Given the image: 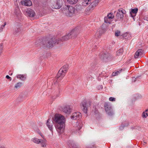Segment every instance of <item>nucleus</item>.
<instances>
[{
	"mask_svg": "<svg viewBox=\"0 0 148 148\" xmlns=\"http://www.w3.org/2000/svg\"><path fill=\"white\" fill-rule=\"evenodd\" d=\"M68 65H64L59 71L57 76V78L61 79L64 76L68 69Z\"/></svg>",
	"mask_w": 148,
	"mask_h": 148,
	"instance_id": "20e7f679",
	"label": "nucleus"
},
{
	"mask_svg": "<svg viewBox=\"0 0 148 148\" xmlns=\"http://www.w3.org/2000/svg\"><path fill=\"white\" fill-rule=\"evenodd\" d=\"M77 31L75 28L65 36L62 37V39H59L58 41L56 40V42H55V39L53 38H51L49 41L45 42L43 44L44 46L47 48L52 47L54 44L56 43L58 44L59 41L67 40L71 38L76 37L77 35Z\"/></svg>",
	"mask_w": 148,
	"mask_h": 148,
	"instance_id": "f257e3e1",
	"label": "nucleus"
},
{
	"mask_svg": "<svg viewBox=\"0 0 148 148\" xmlns=\"http://www.w3.org/2000/svg\"><path fill=\"white\" fill-rule=\"evenodd\" d=\"M20 26H18V25H17L16 26V29H15V30H14V33L15 34H16V33H18L20 31Z\"/></svg>",
	"mask_w": 148,
	"mask_h": 148,
	"instance_id": "c85d7f7f",
	"label": "nucleus"
},
{
	"mask_svg": "<svg viewBox=\"0 0 148 148\" xmlns=\"http://www.w3.org/2000/svg\"><path fill=\"white\" fill-rule=\"evenodd\" d=\"M21 3L22 5L26 6H30L32 5V2L30 0H23Z\"/></svg>",
	"mask_w": 148,
	"mask_h": 148,
	"instance_id": "2eb2a0df",
	"label": "nucleus"
},
{
	"mask_svg": "<svg viewBox=\"0 0 148 148\" xmlns=\"http://www.w3.org/2000/svg\"><path fill=\"white\" fill-rule=\"evenodd\" d=\"M138 9L137 8L134 9H131V11L130 12V14L131 16L133 18L135 16L136 14L138 12Z\"/></svg>",
	"mask_w": 148,
	"mask_h": 148,
	"instance_id": "dca6fc26",
	"label": "nucleus"
},
{
	"mask_svg": "<svg viewBox=\"0 0 148 148\" xmlns=\"http://www.w3.org/2000/svg\"><path fill=\"white\" fill-rule=\"evenodd\" d=\"M3 28L0 27V32H1L2 31Z\"/></svg>",
	"mask_w": 148,
	"mask_h": 148,
	"instance_id": "a19ab883",
	"label": "nucleus"
},
{
	"mask_svg": "<svg viewBox=\"0 0 148 148\" xmlns=\"http://www.w3.org/2000/svg\"><path fill=\"white\" fill-rule=\"evenodd\" d=\"M16 77L17 78L23 81L25 80L26 78V76L23 75H18Z\"/></svg>",
	"mask_w": 148,
	"mask_h": 148,
	"instance_id": "b1692460",
	"label": "nucleus"
},
{
	"mask_svg": "<svg viewBox=\"0 0 148 148\" xmlns=\"http://www.w3.org/2000/svg\"><path fill=\"white\" fill-rule=\"evenodd\" d=\"M128 124L127 123H126V125H124V124H122V126L123 127H125V126H128ZM122 127V126H121L120 128L121 129V128Z\"/></svg>",
	"mask_w": 148,
	"mask_h": 148,
	"instance_id": "f704fd0d",
	"label": "nucleus"
},
{
	"mask_svg": "<svg viewBox=\"0 0 148 148\" xmlns=\"http://www.w3.org/2000/svg\"><path fill=\"white\" fill-rule=\"evenodd\" d=\"M104 107L106 111L109 116H112L114 114V113L110 106L107 103L104 104Z\"/></svg>",
	"mask_w": 148,
	"mask_h": 148,
	"instance_id": "6e6552de",
	"label": "nucleus"
},
{
	"mask_svg": "<svg viewBox=\"0 0 148 148\" xmlns=\"http://www.w3.org/2000/svg\"><path fill=\"white\" fill-rule=\"evenodd\" d=\"M81 117V114L79 112L73 113L71 117V118L73 120L79 119Z\"/></svg>",
	"mask_w": 148,
	"mask_h": 148,
	"instance_id": "9b49d317",
	"label": "nucleus"
},
{
	"mask_svg": "<svg viewBox=\"0 0 148 148\" xmlns=\"http://www.w3.org/2000/svg\"><path fill=\"white\" fill-rule=\"evenodd\" d=\"M91 103L92 101L90 100H88L87 102L86 101H83L82 102L81 105V108L84 113H87L88 107L90 106Z\"/></svg>",
	"mask_w": 148,
	"mask_h": 148,
	"instance_id": "39448f33",
	"label": "nucleus"
},
{
	"mask_svg": "<svg viewBox=\"0 0 148 148\" xmlns=\"http://www.w3.org/2000/svg\"><path fill=\"white\" fill-rule=\"evenodd\" d=\"M1 46L3 45L2 44H1Z\"/></svg>",
	"mask_w": 148,
	"mask_h": 148,
	"instance_id": "a18cd8bd",
	"label": "nucleus"
},
{
	"mask_svg": "<svg viewBox=\"0 0 148 148\" xmlns=\"http://www.w3.org/2000/svg\"><path fill=\"white\" fill-rule=\"evenodd\" d=\"M122 70V69H120L119 70H118L115 72H114L112 73V75L113 76H115L116 75H117L119 74L120 73H121V71Z\"/></svg>",
	"mask_w": 148,
	"mask_h": 148,
	"instance_id": "a878e982",
	"label": "nucleus"
},
{
	"mask_svg": "<svg viewBox=\"0 0 148 148\" xmlns=\"http://www.w3.org/2000/svg\"><path fill=\"white\" fill-rule=\"evenodd\" d=\"M26 12L27 13V15L30 17H33L35 15V12L30 9H28L26 11Z\"/></svg>",
	"mask_w": 148,
	"mask_h": 148,
	"instance_id": "f3484780",
	"label": "nucleus"
},
{
	"mask_svg": "<svg viewBox=\"0 0 148 148\" xmlns=\"http://www.w3.org/2000/svg\"><path fill=\"white\" fill-rule=\"evenodd\" d=\"M53 122L51 119H48L46 125L49 130L53 132Z\"/></svg>",
	"mask_w": 148,
	"mask_h": 148,
	"instance_id": "9d476101",
	"label": "nucleus"
},
{
	"mask_svg": "<svg viewBox=\"0 0 148 148\" xmlns=\"http://www.w3.org/2000/svg\"><path fill=\"white\" fill-rule=\"evenodd\" d=\"M115 98L113 97H110L109 98V100L110 101H115Z\"/></svg>",
	"mask_w": 148,
	"mask_h": 148,
	"instance_id": "7c9ffc66",
	"label": "nucleus"
},
{
	"mask_svg": "<svg viewBox=\"0 0 148 148\" xmlns=\"http://www.w3.org/2000/svg\"><path fill=\"white\" fill-rule=\"evenodd\" d=\"M0 148H5V146L0 145Z\"/></svg>",
	"mask_w": 148,
	"mask_h": 148,
	"instance_id": "4c0bfd02",
	"label": "nucleus"
},
{
	"mask_svg": "<svg viewBox=\"0 0 148 148\" xmlns=\"http://www.w3.org/2000/svg\"><path fill=\"white\" fill-rule=\"evenodd\" d=\"M91 2V0H83L82 4L83 6H86Z\"/></svg>",
	"mask_w": 148,
	"mask_h": 148,
	"instance_id": "4be33fe9",
	"label": "nucleus"
},
{
	"mask_svg": "<svg viewBox=\"0 0 148 148\" xmlns=\"http://www.w3.org/2000/svg\"><path fill=\"white\" fill-rule=\"evenodd\" d=\"M99 2V0H95L91 2L90 4L86 9L87 12H90L92 11L95 8Z\"/></svg>",
	"mask_w": 148,
	"mask_h": 148,
	"instance_id": "423d86ee",
	"label": "nucleus"
},
{
	"mask_svg": "<svg viewBox=\"0 0 148 148\" xmlns=\"http://www.w3.org/2000/svg\"><path fill=\"white\" fill-rule=\"evenodd\" d=\"M124 35L125 36L126 35V36H129L130 35L128 33H126V34H124Z\"/></svg>",
	"mask_w": 148,
	"mask_h": 148,
	"instance_id": "ea45409f",
	"label": "nucleus"
},
{
	"mask_svg": "<svg viewBox=\"0 0 148 148\" xmlns=\"http://www.w3.org/2000/svg\"><path fill=\"white\" fill-rule=\"evenodd\" d=\"M59 95H58V96H57V97H59Z\"/></svg>",
	"mask_w": 148,
	"mask_h": 148,
	"instance_id": "09e8293b",
	"label": "nucleus"
},
{
	"mask_svg": "<svg viewBox=\"0 0 148 148\" xmlns=\"http://www.w3.org/2000/svg\"><path fill=\"white\" fill-rule=\"evenodd\" d=\"M141 116L143 119H145L148 116V109L145 110L143 112Z\"/></svg>",
	"mask_w": 148,
	"mask_h": 148,
	"instance_id": "aec40b11",
	"label": "nucleus"
},
{
	"mask_svg": "<svg viewBox=\"0 0 148 148\" xmlns=\"http://www.w3.org/2000/svg\"><path fill=\"white\" fill-rule=\"evenodd\" d=\"M6 77L7 79H9L10 81H11L12 80L11 78L8 75H7L6 76Z\"/></svg>",
	"mask_w": 148,
	"mask_h": 148,
	"instance_id": "473e14b6",
	"label": "nucleus"
},
{
	"mask_svg": "<svg viewBox=\"0 0 148 148\" xmlns=\"http://www.w3.org/2000/svg\"><path fill=\"white\" fill-rule=\"evenodd\" d=\"M121 35V32L117 30L115 33V35L116 36H118Z\"/></svg>",
	"mask_w": 148,
	"mask_h": 148,
	"instance_id": "c756f323",
	"label": "nucleus"
},
{
	"mask_svg": "<svg viewBox=\"0 0 148 148\" xmlns=\"http://www.w3.org/2000/svg\"><path fill=\"white\" fill-rule=\"evenodd\" d=\"M9 75H12L13 73L11 71H10L9 72Z\"/></svg>",
	"mask_w": 148,
	"mask_h": 148,
	"instance_id": "e433bc0d",
	"label": "nucleus"
},
{
	"mask_svg": "<svg viewBox=\"0 0 148 148\" xmlns=\"http://www.w3.org/2000/svg\"><path fill=\"white\" fill-rule=\"evenodd\" d=\"M72 148H79V147L76 144H73L72 145Z\"/></svg>",
	"mask_w": 148,
	"mask_h": 148,
	"instance_id": "2f4dec72",
	"label": "nucleus"
},
{
	"mask_svg": "<svg viewBox=\"0 0 148 148\" xmlns=\"http://www.w3.org/2000/svg\"><path fill=\"white\" fill-rule=\"evenodd\" d=\"M22 83L21 82H18L17 83L15 86L14 88L16 89L20 88L22 86Z\"/></svg>",
	"mask_w": 148,
	"mask_h": 148,
	"instance_id": "cd10ccee",
	"label": "nucleus"
},
{
	"mask_svg": "<svg viewBox=\"0 0 148 148\" xmlns=\"http://www.w3.org/2000/svg\"><path fill=\"white\" fill-rule=\"evenodd\" d=\"M123 51V49H120L116 52V55L117 56H119L121 55Z\"/></svg>",
	"mask_w": 148,
	"mask_h": 148,
	"instance_id": "bb28decb",
	"label": "nucleus"
},
{
	"mask_svg": "<svg viewBox=\"0 0 148 148\" xmlns=\"http://www.w3.org/2000/svg\"><path fill=\"white\" fill-rule=\"evenodd\" d=\"M78 0H67V2L71 4H76Z\"/></svg>",
	"mask_w": 148,
	"mask_h": 148,
	"instance_id": "393cba45",
	"label": "nucleus"
},
{
	"mask_svg": "<svg viewBox=\"0 0 148 148\" xmlns=\"http://www.w3.org/2000/svg\"><path fill=\"white\" fill-rule=\"evenodd\" d=\"M6 25V23H5L3 25H2L1 27V28H3V29L4 28L5 26Z\"/></svg>",
	"mask_w": 148,
	"mask_h": 148,
	"instance_id": "c9c22d12",
	"label": "nucleus"
},
{
	"mask_svg": "<svg viewBox=\"0 0 148 148\" xmlns=\"http://www.w3.org/2000/svg\"><path fill=\"white\" fill-rule=\"evenodd\" d=\"M132 79H136V78H135V77H133V78H132Z\"/></svg>",
	"mask_w": 148,
	"mask_h": 148,
	"instance_id": "c03bdc74",
	"label": "nucleus"
},
{
	"mask_svg": "<svg viewBox=\"0 0 148 148\" xmlns=\"http://www.w3.org/2000/svg\"><path fill=\"white\" fill-rule=\"evenodd\" d=\"M86 148H96V147L95 146L92 145L90 147H86Z\"/></svg>",
	"mask_w": 148,
	"mask_h": 148,
	"instance_id": "72a5a7b5",
	"label": "nucleus"
},
{
	"mask_svg": "<svg viewBox=\"0 0 148 148\" xmlns=\"http://www.w3.org/2000/svg\"><path fill=\"white\" fill-rule=\"evenodd\" d=\"M62 4V0H55L53 3L52 7L54 9H59L61 7Z\"/></svg>",
	"mask_w": 148,
	"mask_h": 148,
	"instance_id": "0eeeda50",
	"label": "nucleus"
},
{
	"mask_svg": "<svg viewBox=\"0 0 148 148\" xmlns=\"http://www.w3.org/2000/svg\"><path fill=\"white\" fill-rule=\"evenodd\" d=\"M77 10L71 6L67 5L64 10L66 16H71L74 15L76 13Z\"/></svg>",
	"mask_w": 148,
	"mask_h": 148,
	"instance_id": "7ed1b4c3",
	"label": "nucleus"
},
{
	"mask_svg": "<svg viewBox=\"0 0 148 148\" xmlns=\"http://www.w3.org/2000/svg\"><path fill=\"white\" fill-rule=\"evenodd\" d=\"M40 144L42 147H45L47 145V141L45 139H41L40 143Z\"/></svg>",
	"mask_w": 148,
	"mask_h": 148,
	"instance_id": "a211bd4d",
	"label": "nucleus"
},
{
	"mask_svg": "<svg viewBox=\"0 0 148 148\" xmlns=\"http://www.w3.org/2000/svg\"><path fill=\"white\" fill-rule=\"evenodd\" d=\"M72 110L71 108L69 105L65 106L63 109V112L67 114H70Z\"/></svg>",
	"mask_w": 148,
	"mask_h": 148,
	"instance_id": "ddd939ff",
	"label": "nucleus"
},
{
	"mask_svg": "<svg viewBox=\"0 0 148 148\" xmlns=\"http://www.w3.org/2000/svg\"><path fill=\"white\" fill-rule=\"evenodd\" d=\"M143 54V50L142 49H138L135 53L134 58H140L142 57Z\"/></svg>",
	"mask_w": 148,
	"mask_h": 148,
	"instance_id": "4468645a",
	"label": "nucleus"
},
{
	"mask_svg": "<svg viewBox=\"0 0 148 148\" xmlns=\"http://www.w3.org/2000/svg\"><path fill=\"white\" fill-rule=\"evenodd\" d=\"M41 139H38L36 137H34L32 138L31 140L35 143L39 144L40 143Z\"/></svg>",
	"mask_w": 148,
	"mask_h": 148,
	"instance_id": "5701e85b",
	"label": "nucleus"
},
{
	"mask_svg": "<svg viewBox=\"0 0 148 148\" xmlns=\"http://www.w3.org/2000/svg\"><path fill=\"white\" fill-rule=\"evenodd\" d=\"M114 17V16L112 13H110L108 15L104 18V22L106 23H110L112 21V19Z\"/></svg>",
	"mask_w": 148,
	"mask_h": 148,
	"instance_id": "1a4fd4ad",
	"label": "nucleus"
},
{
	"mask_svg": "<svg viewBox=\"0 0 148 148\" xmlns=\"http://www.w3.org/2000/svg\"><path fill=\"white\" fill-rule=\"evenodd\" d=\"M101 35V34H100L99 36H100Z\"/></svg>",
	"mask_w": 148,
	"mask_h": 148,
	"instance_id": "49530a36",
	"label": "nucleus"
},
{
	"mask_svg": "<svg viewBox=\"0 0 148 148\" xmlns=\"http://www.w3.org/2000/svg\"><path fill=\"white\" fill-rule=\"evenodd\" d=\"M124 11V10L121 9L118 10L116 14V18L118 19V20L123 19V17Z\"/></svg>",
	"mask_w": 148,
	"mask_h": 148,
	"instance_id": "f8f14e48",
	"label": "nucleus"
},
{
	"mask_svg": "<svg viewBox=\"0 0 148 148\" xmlns=\"http://www.w3.org/2000/svg\"><path fill=\"white\" fill-rule=\"evenodd\" d=\"M76 130H79L81 129L82 126V124L81 122H77L76 123Z\"/></svg>",
	"mask_w": 148,
	"mask_h": 148,
	"instance_id": "412c9836",
	"label": "nucleus"
},
{
	"mask_svg": "<svg viewBox=\"0 0 148 148\" xmlns=\"http://www.w3.org/2000/svg\"><path fill=\"white\" fill-rule=\"evenodd\" d=\"M98 32H97V33H96V35H98Z\"/></svg>",
	"mask_w": 148,
	"mask_h": 148,
	"instance_id": "37998d69",
	"label": "nucleus"
},
{
	"mask_svg": "<svg viewBox=\"0 0 148 148\" xmlns=\"http://www.w3.org/2000/svg\"><path fill=\"white\" fill-rule=\"evenodd\" d=\"M104 58H108L106 57V54H105V55H104Z\"/></svg>",
	"mask_w": 148,
	"mask_h": 148,
	"instance_id": "79ce46f5",
	"label": "nucleus"
},
{
	"mask_svg": "<svg viewBox=\"0 0 148 148\" xmlns=\"http://www.w3.org/2000/svg\"><path fill=\"white\" fill-rule=\"evenodd\" d=\"M57 131L59 133L63 132L65 127L66 119L64 117L60 114H56L53 118Z\"/></svg>",
	"mask_w": 148,
	"mask_h": 148,
	"instance_id": "f03ea898",
	"label": "nucleus"
},
{
	"mask_svg": "<svg viewBox=\"0 0 148 148\" xmlns=\"http://www.w3.org/2000/svg\"><path fill=\"white\" fill-rule=\"evenodd\" d=\"M14 13L17 16H18L20 15V11L18 5L16 6L14 10Z\"/></svg>",
	"mask_w": 148,
	"mask_h": 148,
	"instance_id": "6ab92c4d",
	"label": "nucleus"
},
{
	"mask_svg": "<svg viewBox=\"0 0 148 148\" xmlns=\"http://www.w3.org/2000/svg\"><path fill=\"white\" fill-rule=\"evenodd\" d=\"M14 1H16L17 0H14Z\"/></svg>",
	"mask_w": 148,
	"mask_h": 148,
	"instance_id": "de8ad7c7",
	"label": "nucleus"
},
{
	"mask_svg": "<svg viewBox=\"0 0 148 148\" xmlns=\"http://www.w3.org/2000/svg\"><path fill=\"white\" fill-rule=\"evenodd\" d=\"M40 136H41L42 138H44V136L43 135V134H42V133H40Z\"/></svg>",
	"mask_w": 148,
	"mask_h": 148,
	"instance_id": "58836bf2",
	"label": "nucleus"
}]
</instances>
